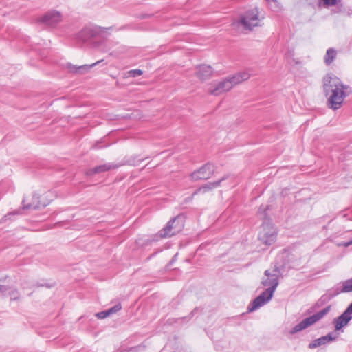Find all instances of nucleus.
<instances>
[{"label": "nucleus", "mask_w": 352, "mask_h": 352, "mask_svg": "<svg viewBox=\"0 0 352 352\" xmlns=\"http://www.w3.org/2000/svg\"><path fill=\"white\" fill-rule=\"evenodd\" d=\"M323 87L325 95L329 96V105L333 110L340 108L344 98L352 92L349 85H344L335 76L327 75L323 79Z\"/></svg>", "instance_id": "1"}, {"label": "nucleus", "mask_w": 352, "mask_h": 352, "mask_svg": "<svg viewBox=\"0 0 352 352\" xmlns=\"http://www.w3.org/2000/svg\"><path fill=\"white\" fill-rule=\"evenodd\" d=\"M265 275L267 278L262 280V285L268 287L248 305V312H252L267 303L272 299L278 285V277L276 274H270L269 270H265Z\"/></svg>", "instance_id": "2"}, {"label": "nucleus", "mask_w": 352, "mask_h": 352, "mask_svg": "<svg viewBox=\"0 0 352 352\" xmlns=\"http://www.w3.org/2000/svg\"><path fill=\"white\" fill-rule=\"evenodd\" d=\"M267 206H261L258 211V215L263 220L261 230L258 234V239L267 245H271L276 239V228L267 217L266 210Z\"/></svg>", "instance_id": "3"}, {"label": "nucleus", "mask_w": 352, "mask_h": 352, "mask_svg": "<svg viewBox=\"0 0 352 352\" xmlns=\"http://www.w3.org/2000/svg\"><path fill=\"white\" fill-rule=\"evenodd\" d=\"M250 76V74L248 72H239L212 86L209 89V92L214 96H219L225 91L230 90L234 85L248 80Z\"/></svg>", "instance_id": "4"}, {"label": "nucleus", "mask_w": 352, "mask_h": 352, "mask_svg": "<svg viewBox=\"0 0 352 352\" xmlns=\"http://www.w3.org/2000/svg\"><path fill=\"white\" fill-rule=\"evenodd\" d=\"M233 25L244 31H251L254 27L261 25V19L258 17L257 8L246 11L240 19L233 23Z\"/></svg>", "instance_id": "5"}, {"label": "nucleus", "mask_w": 352, "mask_h": 352, "mask_svg": "<svg viewBox=\"0 0 352 352\" xmlns=\"http://www.w3.org/2000/svg\"><path fill=\"white\" fill-rule=\"evenodd\" d=\"M331 306L328 305L322 310L316 312L312 316L303 319L300 322L295 325L290 331L291 334H295L299 331H301L308 327L315 324L316 322L322 319L326 316L331 310Z\"/></svg>", "instance_id": "6"}, {"label": "nucleus", "mask_w": 352, "mask_h": 352, "mask_svg": "<svg viewBox=\"0 0 352 352\" xmlns=\"http://www.w3.org/2000/svg\"><path fill=\"white\" fill-rule=\"evenodd\" d=\"M340 284L341 287L338 286L335 289L329 290L326 294L322 295L318 300L317 305H323L330 301L332 298L341 293L352 292V278L342 281Z\"/></svg>", "instance_id": "7"}, {"label": "nucleus", "mask_w": 352, "mask_h": 352, "mask_svg": "<svg viewBox=\"0 0 352 352\" xmlns=\"http://www.w3.org/2000/svg\"><path fill=\"white\" fill-rule=\"evenodd\" d=\"M184 222L182 218L177 216L172 218L166 226L160 231V236L162 238L170 237L182 230Z\"/></svg>", "instance_id": "8"}, {"label": "nucleus", "mask_w": 352, "mask_h": 352, "mask_svg": "<svg viewBox=\"0 0 352 352\" xmlns=\"http://www.w3.org/2000/svg\"><path fill=\"white\" fill-rule=\"evenodd\" d=\"M109 28L85 27L77 35V39L82 43L88 42L91 38L96 37Z\"/></svg>", "instance_id": "9"}, {"label": "nucleus", "mask_w": 352, "mask_h": 352, "mask_svg": "<svg viewBox=\"0 0 352 352\" xmlns=\"http://www.w3.org/2000/svg\"><path fill=\"white\" fill-rule=\"evenodd\" d=\"M215 166L212 163H207L199 169L191 173L190 177L193 181L200 179L206 180L209 179L214 173Z\"/></svg>", "instance_id": "10"}, {"label": "nucleus", "mask_w": 352, "mask_h": 352, "mask_svg": "<svg viewBox=\"0 0 352 352\" xmlns=\"http://www.w3.org/2000/svg\"><path fill=\"white\" fill-rule=\"evenodd\" d=\"M62 20L60 12L55 10H50L46 12L43 16L38 20V23L53 28L59 23Z\"/></svg>", "instance_id": "11"}, {"label": "nucleus", "mask_w": 352, "mask_h": 352, "mask_svg": "<svg viewBox=\"0 0 352 352\" xmlns=\"http://www.w3.org/2000/svg\"><path fill=\"white\" fill-rule=\"evenodd\" d=\"M352 319V305L350 304L345 311L338 317L335 318L333 320L335 329L336 331H344L342 329Z\"/></svg>", "instance_id": "12"}, {"label": "nucleus", "mask_w": 352, "mask_h": 352, "mask_svg": "<svg viewBox=\"0 0 352 352\" xmlns=\"http://www.w3.org/2000/svg\"><path fill=\"white\" fill-rule=\"evenodd\" d=\"M39 199H40V197H38V195L37 194H34L32 195V201H31L28 204H26V199L24 198L22 201L23 205V209L37 210L41 208H44L50 204V201H41V200H39Z\"/></svg>", "instance_id": "13"}, {"label": "nucleus", "mask_w": 352, "mask_h": 352, "mask_svg": "<svg viewBox=\"0 0 352 352\" xmlns=\"http://www.w3.org/2000/svg\"><path fill=\"white\" fill-rule=\"evenodd\" d=\"M337 338L338 336H333V333L331 332L326 336H321L320 338L313 340L309 344L308 347L311 349H315L335 341Z\"/></svg>", "instance_id": "14"}, {"label": "nucleus", "mask_w": 352, "mask_h": 352, "mask_svg": "<svg viewBox=\"0 0 352 352\" xmlns=\"http://www.w3.org/2000/svg\"><path fill=\"white\" fill-rule=\"evenodd\" d=\"M213 69L210 65H201L197 68V76L201 80H205L208 79L212 74Z\"/></svg>", "instance_id": "15"}, {"label": "nucleus", "mask_w": 352, "mask_h": 352, "mask_svg": "<svg viewBox=\"0 0 352 352\" xmlns=\"http://www.w3.org/2000/svg\"><path fill=\"white\" fill-rule=\"evenodd\" d=\"M227 177H222L221 179L218 180V181H216V182H209L208 184H204V186H201L200 188H199L198 189H197L195 192L193 193V195H197L198 193H200V192H208L209 190L213 189V188H216L217 187H219L221 184V183L224 181L225 179H226Z\"/></svg>", "instance_id": "16"}, {"label": "nucleus", "mask_w": 352, "mask_h": 352, "mask_svg": "<svg viewBox=\"0 0 352 352\" xmlns=\"http://www.w3.org/2000/svg\"><path fill=\"white\" fill-rule=\"evenodd\" d=\"M118 167L117 165L112 164H104L102 165L98 166L96 167H94L90 170H89L87 173V175H91L94 174L100 173L103 172L108 171L111 169H115Z\"/></svg>", "instance_id": "17"}, {"label": "nucleus", "mask_w": 352, "mask_h": 352, "mask_svg": "<svg viewBox=\"0 0 352 352\" xmlns=\"http://www.w3.org/2000/svg\"><path fill=\"white\" fill-rule=\"evenodd\" d=\"M102 61V60H98L97 62L90 64V65H80L78 67H76L75 65H73L69 63V64H67V67H68V69H70V71L72 72L82 74L85 72L88 71L89 69L92 68L94 66H95L96 65L98 64L99 63H100Z\"/></svg>", "instance_id": "18"}, {"label": "nucleus", "mask_w": 352, "mask_h": 352, "mask_svg": "<svg viewBox=\"0 0 352 352\" xmlns=\"http://www.w3.org/2000/svg\"><path fill=\"white\" fill-rule=\"evenodd\" d=\"M337 56V51L334 48H329L327 49L326 54L324 57V61L326 65H331L333 60L336 59Z\"/></svg>", "instance_id": "19"}, {"label": "nucleus", "mask_w": 352, "mask_h": 352, "mask_svg": "<svg viewBox=\"0 0 352 352\" xmlns=\"http://www.w3.org/2000/svg\"><path fill=\"white\" fill-rule=\"evenodd\" d=\"M271 10L278 12L280 10V5L277 0H266Z\"/></svg>", "instance_id": "20"}, {"label": "nucleus", "mask_w": 352, "mask_h": 352, "mask_svg": "<svg viewBox=\"0 0 352 352\" xmlns=\"http://www.w3.org/2000/svg\"><path fill=\"white\" fill-rule=\"evenodd\" d=\"M340 1H341V0H323V6L327 8L334 6Z\"/></svg>", "instance_id": "21"}, {"label": "nucleus", "mask_w": 352, "mask_h": 352, "mask_svg": "<svg viewBox=\"0 0 352 352\" xmlns=\"http://www.w3.org/2000/svg\"><path fill=\"white\" fill-rule=\"evenodd\" d=\"M122 309L121 304L118 303L114 305L113 307H111L110 309H107L109 316L118 312Z\"/></svg>", "instance_id": "22"}, {"label": "nucleus", "mask_w": 352, "mask_h": 352, "mask_svg": "<svg viewBox=\"0 0 352 352\" xmlns=\"http://www.w3.org/2000/svg\"><path fill=\"white\" fill-rule=\"evenodd\" d=\"M96 316L98 318V319H104L108 316H109V312L107 310H105V311H100V312H98L96 314Z\"/></svg>", "instance_id": "23"}, {"label": "nucleus", "mask_w": 352, "mask_h": 352, "mask_svg": "<svg viewBox=\"0 0 352 352\" xmlns=\"http://www.w3.org/2000/svg\"><path fill=\"white\" fill-rule=\"evenodd\" d=\"M143 73V72L141 70V69H132V70H130L129 72V74H130L131 76L132 77H137L138 76H140L142 75Z\"/></svg>", "instance_id": "24"}, {"label": "nucleus", "mask_w": 352, "mask_h": 352, "mask_svg": "<svg viewBox=\"0 0 352 352\" xmlns=\"http://www.w3.org/2000/svg\"><path fill=\"white\" fill-rule=\"evenodd\" d=\"M19 214V211H14V212H10L8 214H7L6 215H5L3 219H1V222H5L8 219H10V217L12 215H16V214Z\"/></svg>", "instance_id": "25"}, {"label": "nucleus", "mask_w": 352, "mask_h": 352, "mask_svg": "<svg viewBox=\"0 0 352 352\" xmlns=\"http://www.w3.org/2000/svg\"><path fill=\"white\" fill-rule=\"evenodd\" d=\"M351 245H352V239L344 243V245L346 247H348V246H349Z\"/></svg>", "instance_id": "26"}, {"label": "nucleus", "mask_w": 352, "mask_h": 352, "mask_svg": "<svg viewBox=\"0 0 352 352\" xmlns=\"http://www.w3.org/2000/svg\"><path fill=\"white\" fill-rule=\"evenodd\" d=\"M197 310H198V309H197V308H195L194 310H192V311H191V313H190V315L191 316H194L195 313L196 311H197Z\"/></svg>", "instance_id": "27"}, {"label": "nucleus", "mask_w": 352, "mask_h": 352, "mask_svg": "<svg viewBox=\"0 0 352 352\" xmlns=\"http://www.w3.org/2000/svg\"><path fill=\"white\" fill-rule=\"evenodd\" d=\"M96 147L97 148H102V146H99V145H96Z\"/></svg>", "instance_id": "28"}, {"label": "nucleus", "mask_w": 352, "mask_h": 352, "mask_svg": "<svg viewBox=\"0 0 352 352\" xmlns=\"http://www.w3.org/2000/svg\"><path fill=\"white\" fill-rule=\"evenodd\" d=\"M2 290V286L0 285V292Z\"/></svg>", "instance_id": "29"}, {"label": "nucleus", "mask_w": 352, "mask_h": 352, "mask_svg": "<svg viewBox=\"0 0 352 352\" xmlns=\"http://www.w3.org/2000/svg\"><path fill=\"white\" fill-rule=\"evenodd\" d=\"M351 305H352V302L351 303Z\"/></svg>", "instance_id": "30"}]
</instances>
